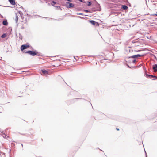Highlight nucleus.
Returning <instances> with one entry per match:
<instances>
[{"mask_svg":"<svg viewBox=\"0 0 157 157\" xmlns=\"http://www.w3.org/2000/svg\"><path fill=\"white\" fill-rule=\"evenodd\" d=\"M82 2H83L84 3H85V4H87V1L86 2V1H85L84 0V1Z\"/></svg>","mask_w":157,"mask_h":157,"instance_id":"29","label":"nucleus"},{"mask_svg":"<svg viewBox=\"0 0 157 157\" xmlns=\"http://www.w3.org/2000/svg\"><path fill=\"white\" fill-rule=\"evenodd\" d=\"M100 150L102 151H103L101 150Z\"/></svg>","mask_w":157,"mask_h":157,"instance_id":"52","label":"nucleus"},{"mask_svg":"<svg viewBox=\"0 0 157 157\" xmlns=\"http://www.w3.org/2000/svg\"><path fill=\"white\" fill-rule=\"evenodd\" d=\"M137 40V39L133 40L132 41V43L134 44V43H139V41Z\"/></svg>","mask_w":157,"mask_h":157,"instance_id":"16","label":"nucleus"},{"mask_svg":"<svg viewBox=\"0 0 157 157\" xmlns=\"http://www.w3.org/2000/svg\"><path fill=\"white\" fill-rule=\"evenodd\" d=\"M143 68L144 69H146V68L144 66L143 67Z\"/></svg>","mask_w":157,"mask_h":157,"instance_id":"40","label":"nucleus"},{"mask_svg":"<svg viewBox=\"0 0 157 157\" xmlns=\"http://www.w3.org/2000/svg\"><path fill=\"white\" fill-rule=\"evenodd\" d=\"M56 2L54 1H52L51 2V5L52 6H54L56 7V8L57 9H60V10H62V9L60 8V6H55L56 4Z\"/></svg>","mask_w":157,"mask_h":157,"instance_id":"6","label":"nucleus"},{"mask_svg":"<svg viewBox=\"0 0 157 157\" xmlns=\"http://www.w3.org/2000/svg\"><path fill=\"white\" fill-rule=\"evenodd\" d=\"M1 129H0V132H1Z\"/></svg>","mask_w":157,"mask_h":157,"instance_id":"54","label":"nucleus"},{"mask_svg":"<svg viewBox=\"0 0 157 157\" xmlns=\"http://www.w3.org/2000/svg\"><path fill=\"white\" fill-rule=\"evenodd\" d=\"M88 22L92 25L95 26H98L99 25V23L96 22L93 20H88Z\"/></svg>","mask_w":157,"mask_h":157,"instance_id":"5","label":"nucleus"},{"mask_svg":"<svg viewBox=\"0 0 157 157\" xmlns=\"http://www.w3.org/2000/svg\"><path fill=\"white\" fill-rule=\"evenodd\" d=\"M142 66V64H140V65H139L138 66H137V67L138 68H139V67H140Z\"/></svg>","mask_w":157,"mask_h":157,"instance_id":"27","label":"nucleus"},{"mask_svg":"<svg viewBox=\"0 0 157 157\" xmlns=\"http://www.w3.org/2000/svg\"><path fill=\"white\" fill-rule=\"evenodd\" d=\"M74 4L70 2H67L66 4L67 7L68 8H71L74 6Z\"/></svg>","mask_w":157,"mask_h":157,"instance_id":"8","label":"nucleus"},{"mask_svg":"<svg viewBox=\"0 0 157 157\" xmlns=\"http://www.w3.org/2000/svg\"><path fill=\"white\" fill-rule=\"evenodd\" d=\"M17 8H21L22 9H23V7L22 6H20L19 5H16V10H17Z\"/></svg>","mask_w":157,"mask_h":157,"instance_id":"15","label":"nucleus"},{"mask_svg":"<svg viewBox=\"0 0 157 157\" xmlns=\"http://www.w3.org/2000/svg\"><path fill=\"white\" fill-rule=\"evenodd\" d=\"M53 57H56V56H54Z\"/></svg>","mask_w":157,"mask_h":157,"instance_id":"47","label":"nucleus"},{"mask_svg":"<svg viewBox=\"0 0 157 157\" xmlns=\"http://www.w3.org/2000/svg\"><path fill=\"white\" fill-rule=\"evenodd\" d=\"M24 53H25L28 54L31 56H34L35 55H37L38 56H41V53L40 52H39L37 51L36 50H28L25 52L24 51Z\"/></svg>","mask_w":157,"mask_h":157,"instance_id":"2","label":"nucleus"},{"mask_svg":"<svg viewBox=\"0 0 157 157\" xmlns=\"http://www.w3.org/2000/svg\"><path fill=\"white\" fill-rule=\"evenodd\" d=\"M116 130H117V131H119V128H116Z\"/></svg>","mask_w":157,"mask_h":157,"instance_id":"38","label":"nucleus"},{"mask_svg":"<svg viewBox=\"0 0 157 157\" xmlns=\"http://www.w3.org/2000/svg\"><path fill=\"white\" fill-rule=\"evenodd\" d=\"M2 24L3 25L5 26H7L8 25V22L7 20H4L2 22Z\"/></svg>","mask_w":157,"mask_h":157,"instance_id":"13","label":"nucleus"},{"mask_svg":"<svg viewBox=\"0 0 157 157\" xmlns=\"http://www.w3.org/2000/svg\"><path fill=\"white\" fill-rule=\"evenodd\" d=\"M19 38L21 40L22 39V35L20 33H19Z\"/></svg>","mask_w":157,"mask_h":157,"instance_id":"24","label":"nucleus"},{"mask_svg":"<svg viewBox=\"0 0 157 157\" xmlns=\"http://www.w3.org/2000/svg\"><path fill=\"white\" fill-rule=\"evenodd\" d=\"M15 15H16V19H15V21H16V23H17L18 21V16L17 14L16 13H15Z\"/></svg>","mask_w":157,"mask_h":157,"instance_id":"20","label":"nucleus"},{"mask_svg":"<svg viewBox=\"0 0 157 157\" xmlns=\"http://www.w3.org/2000/svg\"><path fill=\"white\" fill-rule=\"evenodd\" d=\"M30 46V45L28 43H27L26 44H23L21 45V50L22 51L25 49L28 48Z\"/></svg>","mask_w":157,"mask_h":157,"instance_id":"4","label":"nucleus"},{"mask_svg":"<svg viewBox=\"0 0 157 157\" xmlns=\"http://www.w3.org/2000/svg\"><path fill=\"white\" fill-rule=\"evenodd\" d=\"M111 10H114L113 9H111Z\"/></svg>","mask_w":157,"mask_h":157,"instance_id":"46","label":"nucleus"},{"mask_svg":"<svg viewBox=\"0 0 157 157\" xmlns=\"http://www.w3.org/2000/svg\"><path fill=\"white\" fill-rule=\"evenodd\" d=\"M76 14L78 15H82V16H83V15L86 16V15H84L82 13H76Z\"/></svg>","mask_w":157,"mask_h":157,"instance_id":"23","label":"nucleus"},{"mask_svg":"<svg viewBox=\"0 0 157 157\" xmlns=\"http://www.w3.org/2000/svg\"><path fill=\"white\" fill-rule=\"evenodd\" d=\"M78 0L81 2H82L84 1V0Z\"/></svg>","mask_w":157,"mask_h":157,"instance_id":"33","label":"nucleus"},{"mask_svg":"<svg viewBox=\"0 0 157 157\" xmlns=\"http://www.w3.org/2000/svg\"><path fill=\"white\" fill-rule=\"evenodd\" d=\"M21 145L23 146V144H21Z\"/></svg>","mask_w":157,"mask_h":157,"instance_id":"51","label":"nucleus"},{"mask_svg":"<svg viewBox=\"0 0 157 157\" xmlns=\"http://www.w3.org/2000/svg\"><path fill=\"white\" fill-rule=\"evenodd\" d=\"M36 16L37 17H40V16H39V15H37Z\"/></svg>","mask_w":157,"mask_h":157,"instance_id":"42","label":"nucleus"},{"mask_svg":"<svg viewBox=\"0 0 157 157\" xmlns=\"http://www.w3.org/2000/svg\"><path fill=\"white\" fill-rule=\"evenodd\" d=\"M124 2H125L128 3V0H124Z\"/></svg>","mask_w":157,"mask_h":157,"instance_id":"31","label":"nucleus"},{"mask_svg":"<svg viewBox=\"0 0 157 157\" xmlns=\"http://www.w3.org/2000/svg\"><path fill=\"white\" fill-rule=\"evenodd\" d=\"M92 4V2L91 1H87V4H86V5L88 6H90Z\"/></svg>","mask_w":157,"mask_h":157,"instance_id":"19","label":"nucleus"},{"mask_svg":"<svg viewBox=\"0 0 157 157\" xmlns=\"http://www.w3.org/2000/svg\"><path fill=\"white\" fill-rule=\"evenodd\" d=\"M131 47L130 46H126L125 48V50L127 52V53H129L131 52H132L133 51V50L132 49L131 50L130 48H131Z\"/></svg>","mask_w":157,"mask_h":157,"instance_id":"7","label":"nucleus"},{"mask_svg":"<svg viewBox=\"0 0 157 157\" xmlns=\"http://www.w3.org/2000/svg\"><path fill=\"white\" fill-rule=\"evenodd\" d=\"M24 27L23 26L21 28V29H24Z\"/></svg>","mask_w":157,"mask_h":157,"instance_id":"39","label":"nucleus"},{"mask_svg":"<svg viewBox=\"0 0 157 157\" xmlns=\"http://www.w3.org/2000/svg\"><path fill=\"white\" fill-rule=\"evenodd\" d=\"M152 80H155V79H153V78H152Z\"/></svg>","mask_w":157,"mask_h":157,"instance_id":"43","label":"nucleus"},{"mask_svg":"<svg viewBox=\"0 0 157 157\" xmlns=\"http://www.w3.org/2000/svg\"><path fill=\"white\" fill-rule=\"evenodd\" d=\"M5 137V136H3V137H4V138H5V137Z\"/></svg>","mask_w":157,"mask_h":157,"instance_id":"50","label":"nucleus"},{"mask_svg":"<svg viewBox=\"0 0 157 157\" xmlns=\"http://www.w3.org/2000/svg\"><path fill=\"white\" fill-rule=\"evenodd\" d=\"M65 15V16H68L67 15V14H66Z\"/></svg>","mask_w":157,"mask_h":157,"instance_id":"45","label":"nucleus"},{"mask_svg":"<svg viewBox=\"0 0 157 157\" xmlns=\"http://www.w3.org/2000/svg\"><path fill=\"white\" fill-rule=\"evenodd\" d=\"M82 99V98H77L74 99L73 100H77V99Z\"/></svg>","mask_w":157,"mask_h":157,"instance_id":"35","label":"nucleus"},{"mask_svg":"<svg viewBox=\"0 0 157 157\" xmlns=\"http://www.w3.org/2000/svg\"><path fill=\"white\" fill-rule=\"evenodd\" d=\"M121 9L124 10H128V6L125 5H121Z\"/></svg>","mask_w":157,"mask_h":157,"instance_id":"12","label":"nucleus"},{"mask_svg":"<svg viewBox=\"0 0 157 157\" xmlns=\"http://www.w3.org/2000/svg\"><path fill=\"white\" fill-rule=\"evenodd\" d=\"M45 18L46 19H48V21L50 20H52V19H53L54 20H56V21H60V19H52V18H47V17H46Z\"/></svg>","mask_w":157,"mask_h":157,"instance_id":"17","label":"nucleus"},{"mask_svg":"<svg viewBox=\"0 0 157 157\" xmlns=\"http://www.w3.org/2000/svg\"><path fill=\"white\" fill-rule=\"evenodd\" d=\"M145 54H137L133 55L131 56L127 57L126 58V59H130L131 60L129 61L130 62H132L133 63H136V62L137 61L138 59H141V57L144 56Z\"/></svg>","mask_w":157,"mask_h":157,"instance_id":"1","label":"nucleus"},{"mask_svg":"<svg viewBox=\"0 0 157 157\" xmlns=\"http://www.w3.org/2000/svg\"><path fill=\"white\" fill-rule=\"evenodd\" d=\"M22 135H25V134H22Z\"/></svg>","mask_w":157,"mask_h":157,"instance_id":"48","label":"nucleus"},{"mask_svg":"<svg viewBox=\"0 0 157 157\" xmlns=\"http://www.w3.org/2000/svg\"><path fill=\"white\" fill-rule=\"evenodd\" d=\"M128 5L129 6L131 7V4H130V3H129V2H128Z\"/></svg>","mask_w":157,"mask_h":157,"instance_id":"36","label":"nucleus"},{"mask_svg":"<svg viewBox=\"0 0 157 157\" xmlns=\"http://www.w3.org/2000/svg\"><path fill=\"white\" fill-rule=\"evenodd\" d=\"M154 56H155V59H157V58H156V56H155V55H154Z\"/></svg>","mask_w":157,"mask_h":157,"instance_id":"41","label":"nucleus"},{"mask_svg":"<svg viewBox=\"0 0 157 157\" xmlns=\"http://www.w3.org/2000/svg\"><path fill=\"white\" fill-rule=\"evenodd\" d=\"M74 59H75L76 60V59H75V56H74Z\"/></svg>","mask_w":157,"mask_h":157,"instance_id":"44","label":"nucleus"},{"mask_svg":"<svg viewBox=\"0 0 157 157\" xmlns=\"http://www.w3.org/2000/svg\"><path fill=\"white\" fill-rule=\"evenodd\" d=\"M150 16H157V13H155L150 14Z\"/></svg>","mask_w":157,"mask_h":157,"instance_id":"26","label":"nucleus"},{"mask_svg":"<svg viewBox=\"0 0 157 157\" xmlns=\"http://www.w3.org/2000/svg\"><path fill=\"white\" fill-rule=\"evenodd\" d=\"M85 12H90L91 13L93 11H95L96 10H84Z\"/></svg>","mask_w":157,"mask_h":157,"instance_id":"22","label":"nucleus"},{"mask_svg":"<svg viewBox=\"0 0 157 157\" xmlns=\"http://www.w3.org/2000/svg\"><path fill=\"white\" fill-rule=\"evenodd\" d=\"M110 16L113 17L114 15L115 16H118V17L121 16L122 14L121 12L117 11V10H110Z\"/></svg>","mask_w":157,"mask_h":157,"instance_id":"3","label":"nucleus"},{"mask_svg":"<svg viewBox=\"0 0 157 157\" xmlns=\"http://www.w3.org/2000/svg\"><path fill=\"white\" fill-rule=\"evenodd\" d=\"M7 36V34L6 33H4L1 36L2 38H4L6 37Z\"/></svg>","mask_w":157,"mask_h":157,"instance_id":"18","label":"nucleus"},{"mask_svg":"<svg viewBox=\"0 0 157 157\" xmlns=\"http://www.w3.org/2000/svg\"><path fill=\"white\" fill-rule=\"evenodd\" d=\"M72 17H77V18H80L82 19H83L84 18V17H82L80 16H73V15H72Z\"/></svg>","mask_w":157,"mask_h":157,"instance_id":"21","label":"nucleus"},{"mask_svg":"<svg viewBox=\"0 0 157 157\" xmlns=\"http://www.w3.org/2000/svg\"><path fill=\"white\" fill-rule=\"evenodd\" d=\"M145 75L147 78H148L150 76L151 77H150V78H155L157 79V77H156V76L153 75H152L148 74L147 73H145Z\"/></svg>","mask_w":157,"mask_h":157,"instance_id":"9","label":"nucleus"},{"mask_svg":"<svg viewBox=\"0 0 157 157\" xmlns=\"http://www.w3.org/2000/svg\"><path fill=\"white\" fill-rule=\"evenodd\" d=\"M152 69L153 70V72H157V64L153 65Z\"/></svg>","mask_w":157,"mask_h":157,"instance_id":"11","label":"nucleus"},{"mask_svg":"<svg viewBox=\"0 0 157 157\" xmlns=\"http://www.w3.org/2000/svg\"><path fill=\"white\" fill-rule=\"evenodd\" d=\"M140 42H139V43H136V46H139V44H140Z\"/></svg>","mask_w":157,"mask_h":157,"instance_id":"28","label":"nucleus"},{"mask_svg":"<svg viewBox=\"0 0 157 157\" xmlns=\"http://www.w3.org/2000/svg\"><path fill=\"white\" fill-rule=\"evenodd\" d=\"M134 51H136V52H140V51H141V50H135Z\"/></svg>","mask_w":157,"mask_h":157,"instance_id":"34","label":"nucleus"},{"mask_svg":"<svg viewBox=\"0 0 157 157\" xmlns=\"http://www.w3.org/2000/svg\"><path fill=\"white\" fill-rule=\"evenodd\" d=\"M40 73L42 75H44L48 74V72L46 70L42 69L40 71Z\"/></svg>","mask_w":157,"mask_h":157,"instance_id":"10","label":"nucleus"},{"mask_svg":"<svg viewBox=\"0 0 157 157\" xmlns=\"http://www.w3.org/2000/svg\"><path fill=\"white\" fill-rule=\"evenodd\" d=\"M145 157H147V153L145 151Z\"/></svg>","mask_w":157,"mask_h":157,"instance_id":"30","label":"nucleus"},{"mask_svg":"<svg viewBox=\"0 0 157 157\" xmlns=\"http://www.w3.org/2000/svg\"><path fill=\"white\" fill-rule=\"evenodd\" d=\"M9 2L12 5L15 4V0H8Z\"/></svg>","mask_w":157,"mask_h":157,"instance_id":"14","label":"nucleus"},{"mask_svg":"<svg viewBox=\"0 0 157 157\" xmlns=\"http://www.w3.org/2000/svg\"><path fill=\"white\" fill-rule=\"evenodd\" d=\"M67 1L70 2H71L72 1V0H67Z\"/></svg>","mask_w":157,"mask_h":157,"instance_id":"37","label":"nucleus"},{"mask_svg":"<svg viewBox=\"0 0 157 157\" xmlns=\"http://www.w3.org/2000/svg\"><path fill=\"white\" fill-rule=\"evenodd\" d=\"M5 137V136H3V137H4V138H5V137Z\"/></svg>","mask_w":157,"mask_h":157,"instance_id":"49","label":"nucleus"},{"mask_svg":"<svg viewBox=\"0 0 157 157\" xmlns=\"http://www.w3.org/2000/svg\"><path fill=\"white\" fill-rule=\"evenodd\" d=\"M4 135L5 136H6V135L5 134H4Z\"/></svg>","mask_w":157,"mask_h":157,"instance_id":"53","label":"nucleus"},{"mask_svg":"<svg viewBox=\"0 0 157 157\" xmlns=\"http://www.w3.org/2000/svg\"><path fill=\"white\" fill-rule=\"evenodd\" d=\"M18 13L21 16V17H22V12L20 10H19V11L18 12Z\"/></svg>","mask_w":157,"mask_h":157,"instance_id":"25","label":"nucleus"},{"mask_svg":"<svg viewBox=\"0 0 157 157\" xmlns=\"http://www.w3.org/2000/svg\"><path fill=\"white\" fill-rule=\"evenodd\" d=\"M127 66L129 68H131V67L128 64H127Z\"/></svg>","mask_w":157,"mask_h":157,"instance_id":"32","label":"nucleus"}]
</instances>
